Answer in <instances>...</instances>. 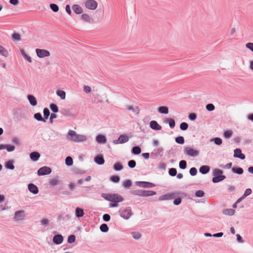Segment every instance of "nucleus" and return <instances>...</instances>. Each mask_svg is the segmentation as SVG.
<instances>
[{
	"label": "nucleus",
	"instance_id": "35",
	"mask_svg": "<svg viewBox=\"0 0 253 253\" xmlns=\"http://www.w3.org/2000/svg\"><path fill=\"white\" fill-rule=\"evenodd\" d=\"M130 192L133 195L143 197V190H131Z\"/></svg>",
	"mask_w": 253,
	"mask_h": 253
},
{
	"label": "nucleus",
	"instance_id": "56",
	"mask_svg": "<svg viewBox=\"0 0 253 253\" xmlns=\"http://www.w3.org/2000/svg\"><path fill=\"white\" fill-rule=\"evenodd\" d=\"M214 142L217 145H220L222 143V139L219 137H215L213 139Z\"/></svg>",
	"mask_w": 253,
	"mask_h": 253
},
{
	"label": "nucleus",
	"instance_id": "19",
	"mask_svg": "<svg viewBox=\"0 0 253 253\" xmlns=\"http://www.w3.org/2000/svg\"><path fill=\"white\" fill-rule=\"evenodd\" d=\"M81 18L84 22L88 23H91L93 21L92 18L90 17L88 14L86 13L83 14L81 16Z\"/></svg>",
	"mask_w": 253,
	"mask_h": 253
},
{
	"label": "nucleus",
	"instance_id": "1",
	"mask_svg": "<svg viewBox=\"0 0 253 253\" xmlns=\"http://www.w3.org/2000/svg\"><path fill=\"white\" fill-rule=\"evenodd\" d=\"M68 135L69 136V139L74 142H82L86 139V136L78 134L75 131L72 130H70L68 131Z\"/></svg>",
	"mask_w": 253,
	"mask_h": 253
},
{
	"label": "nucleus",
	"instance_id": "33",
	"mask_svg": "<svg viewBox=\"0 0 253 253\" xmlns=\"http://www.w3.org/2000/svg\"><path fill=\"white\" fill-rule=\"evenodd\" d=\"M235 210L232 209H225L223 211V213L225 215H233L235 213Z\"/></svg>",
	"mask_w": 253,
	"mask_h": 253
},
{
	"label": "nucleus",
	"instance_id": "39",
	"mask_svg": "<svg viewBox=\"0 0 253 253\" xmlns=\"http://www.w3.org/2000/svg\"><path fill=\"white\" fill-rule=\"evenodd\" d=\"M65 164L67 166H71L73 164V161L72 157L68 156L65 159Z\"/></svg>",
	"mask_w": 253,
	"mask_h": 253
},
{
	"label": "nucleus",
	"instance_id": "46",
	"mask_svg": "<svg viewBox=\"0 0 253 253\" xmlns=\"http://www.w3.org/2000/svg\"><path fill=\"white\" fill-rule=\"evenodd\" d=\"M169 174L171 176H174L177 174V170L175 168H170L169 170Z\"/></svg>",
	"mask_w": 253,
	"mask_h": 253
},
{
	"label": "nucleus",
	"instance_id": "10",
	"mask_svg": "<svg viewBox=\"0 0 253 253\" xmlns=\"http://www.w3.org/2000/svg\"><path fill=\"white\" fill-rule=\"evenodd\" d=\"M136 184L137 186L144 188H152L155 186V184L147 181H137Z\"/></svg>",
	"mask_w": 253,
	"mask_h": 253
},
{
	"label": "nucleus",
	"instance_id": "18",
	"mask_svg": "<svg viewBox=\"0 0 253 253\" xmlns=\"http://www.w3.org/2000/svg\"><path fill=\"white\" fill-rule=\"evenodd\" d=\"M41 155L38 152H33L30 154V159L34 162L38 161Z\"/></svg>",
	"mask_w": 253,
	"mask_h": 253
},
{
	"label": "nucleus",
	"instance_id": "57",
	"mask_svg": "<svg viewBox=\"0 0 253 253\" xmlns=\"http://www.w3.org/2000/svg\"><path fill=\"white\" fill-rule=\"evenodd\" d=\"M189 173L192 176H195L197 173V170L196 168L193 167L190 169Z\"/></svg>",
	"mask_w": 253,
	"mask_h": 253
},
{
	"label": "nucleus",
	"instance_id": "2",
	"mask_svg": "<svg viewBox=\"0 0 253 253\" xmlns=\"http://www.w3.org/2000/svg\"><path fill=\"white\" fill-rule=\"evenodd\" d=\"M223 171L218 169H215L213 170L212 174L214 177L212 179V181L213 183L219 182L226 178V176L222 175Z\"/></svg>",
	"mask_w": 253,
	"mask_h": 253
},
{
	"label": "nucleus",
	"instance_id": "25",
	"mask_svg": "<svg viewBox=\"0 0 253 253\" xmlns=\"http://www.w3.org/2000/svg\"><path fill=\"white\" fill-rule=\"evenodd\" d=\"M101 196L105 200H106L108 201H110V202H112V200L113 199V197L115 196H114V194H110V193H108V194L103 193V194H102Z\"/></svg>",
	"mask_w": 253,
	"mask_h": 253
},
{
	"label": "nucleus",
	"instance_id": "34",
	"mask_svg": "<svg viewBox=\"0 0 253 253\" xmlns=\"http://www.w3.org/2000/svg\"><path fill=\"white\" fill-rule=\"evenodd\" d=\"M113 169L115 171H120L123 169V167L120 163L117 162L114 165Z\"/></svg>",
	"mask_w": 253,
	"mask_h": 253
},
{
	"label": "nucleus",
	"instance_id": "30",
	"mask_svg": "<svg viewBox=\"0 0 253 253\" xmlns=\"http://www.w3.org/2000/svg\"><path fill=\"white\" fill-rule=\"evenodd\" d=\"M141 152V148L137 146L132 147L131 153L134 155H139Z\"/></svg>",
	"mask_w": 253,
	"mask_h": 253
},
{
	"label": "nucleus",
	"instance_id": "29",
	"mask_svg": "<svg viewBox=\"0 0 253 253\" xmlns=\"http://www.w3.org/2000/svg\"><path fill=\"white\" fill-rule=\"evenodd\" d=\"M158 112L161 114H167L169 113V109L166 106H161L158 108Z\"/></svg>",
	"mask_w": 253,
	"mask_h": 253
},
{
	"label": "nucleus",
	"instance_id": "11",
	"mask_svg": "<svg viewBox=\"0 0 253 253\" xmlns=\"http://www.w3.org/2000/svg\"><path fill=\"white\" fill-rule=\"evenodd\" d=\"M175 197V194L174 193H171L169 194H166L163 195L159 197V200L160 201L163 200H169L174 199Z\"/></svg>",
	"mask_w": 253,
	"mask_h": 253
},
{
	"label": "nucleus",
	"instance_id": "42",
	"mask_svg": "<svg viewBox=\"0 0 253 253\" xmlns=\"http://www.w3.org/2000/svg\"><path fill=\"white\" fill-rule=\"evenodd\" d=\"M132 185L131 181L129 179L126 180L123 182V186L125 188H128Z\"/></svg>",
	"mask_w": 253,
	"mask_h": 253
},
{
	"label": "nucleus",
	"instance_id": "21",
	"mask_svg": "<svg viewBox=\"0 0 253 253\" xmlns=\"http://www.w3.org/2000/svg\"><path fill=\"white\" fill-rule=\"evenodd\" d=\"M27 98L32 106H35L37 104V101L36 98L32 95H28Z\"/></svg>",
	"mask_w": 253,
	"mask_h": 253
},
{
	"label": "nucleus",
	"instance_id": "32",
	"mask_svg": "<svg viewBox=\"0 0 253 253\" xmlns=\"http://www.w3.org/2000/svg\"><path fill=\"white\" fill-rule=\"evenodd\" d=\"M0 54L5 57L8 56V52L7 50L1 45H0Z\"/></svg>",
	"mask_w": 253,
	"mask_h": 253
},
{
	"label": "nucleus",
	"instance_id": "59",
	"mask_svg": "<svg viewBox=\"0 0 253 253\" xmlns=\"http://www.w3.org/2000/svg\"><path fill=\"white\" fill-rule=\"evenodd\" d=\"M252 192V189L251 188H248L245 190L243 196L244 197L246 198L248 196L251 194Z\"/></svg>",
	"mask_w": 253,
	"mask_h": 253
},
{
	"label": "nucleus",
	"instance_id": "63",
	"mask_svg": "<svg viewBox=\"0 0 253 253\" xmlns=\"http://www.w3.org/2000/svg\"><path fill=\"white\" fill-rule=\"evenodd\" d=\"M188 118L191 121H195L197 118V115L195 113H191L189 115Z\"/></svg>",
	"mask_w": 253,
	"mask_h": 253
},
{
	"label": "nucleus",
	"instance_id": "8",
	"mask_svg": "<svg viewBox=\"0 0 253 253\" xmlns=\"http://www.w3.org/2000/svg\"><path fill=\"white\" fill-rule=\"evenodd\" d=\"M25 216L24 211L21 210L16 211L14 213L13 218L15 221H21L24 219Z\"/></svg>",
	"mask_w": 253,
	"mask_h": 253
},
{
	"label": "nucleus",
	"instance_id": "45",
	"mask_svg": "<svg viewBox=\"0 0 253 253\" xmlns=\"http://www.w3.org/2000/svg\"><path fill=\"white\" fill-rule=\"evenodd\" d=\"M179 168L181 169H184L186 168L187 167V163L185 160H181L180 161L179 164Z\"/></svg>",
	"mask_w": 253,
	"mask_h": 253
},
{
	"label": "nucleus",
	"instance_id": "48",
	"mask_svg": "<svg viewBox=\"0 0 253 253\" xmlns=\"http://www.w3.org/2000/svg\"><path fill=\"white\" fill-rule=\"evenodd\" d=\"M188 127V125L185 122L181 123L180 125V128L182 130H186Z\"/></svg>",
	"mask_w": 253,
	"mask_h": 253
},
{
	"label": "nucleus",
	"instance_id": "60",
	"mask_svg": "<svg viewBox=\"0 0 253 253\" xmlns=\"http://www.w3.org/2000/svg\"><path fill=\"white\" fill-rule=\"evenodd\" d=\"M181 201L182 199L180 197H178L174 200L173 204L176 206L179 205L181 203Z\"/></svg>",
	"mask_w": 253,
	"mask_h": 253
},
{
	"label": "nucleus",
	"instance_id": "28",
	"mask_svg": "<svg viewBox=\"0 0 253 253\" xmlns=\"http://www.w3.org/2000/svg\"><path fill=\"white\" fill-rule=\"evenodd\" d=\"M156 194V192L151 190H143V197H148L153 196Z\"/></svg>",
	"mask_w": 253,
	"mask_h": 253
},
{
	"label": "nucleus",
	"instance_id": "64",
	"mask_svg": "<svg viewBox=\"0 0 253 253\" xmlns=\"http://www.w3.org/2000/svg\"><path fill=\"white\" fill-rule=\"evenodd\" d=\"M246 47L253 52V43L248 42L246 44Z\"/></svg>",
	"mask_w": 253,
	"mask_h": 253
},
{
	"label": "nucleus",
	"instance_id": "62",
	"mask_svg": "<svg viewBox=\"0 0 253 253\" xmlns=\"http://www.w3.org/2000/svg\"><path fill=\"white\" fill-rule=\"evenodd\" d=\"M103 220L105 221V222H108L109 221H110V218H111V217H110V215L108 214H104L103 215Z\"/></svg>",
	"mask_w": 253,
	"mask_h": 253
},
{
	"label": "nucleus",
	"instance_id": "31",
	"mask_svg": "<svg viewBox=\"0 0 253 253\" xmlns=\"http://www.w3.org/2000/svg\"><path fill=\"white\" fill-rule=\"evenodd\" d=\"M14 161L13 160L8 161L5 164V167L7 169L13 170L14 169V166L13 165Z\"/></svg>",
	"mask_w": 253,
	"mask_h": 253
},
{
	"label": "nucleus",
	"instance_id": "50",
	"mask_svg": "<svg viewBox=\"0 0 253 253\" xmlns=\"http://www.w3.org/2000/svg\"><path fill=\"white\" fill-rule=\"evenodd\" d=\"M164 153V149L163 148L160 147L156 150V155L157 156H162Z\"/></svg>",
	"mask_w": 253,
	"mask_h": 253
},
{
	"label": "nucleus",
	"instance_id": "22",
	"mask_svg": "<svg viewBox=\"0 0 253 253\" xmlns=\"http://www.w3.org/2000/svg\"><path fill=\"white\" fill-rule=\"evenodd\" d=\"M210 170V167L208 166H202L200 167L199 171L203 174L208 173Z\"/></svg>",
	"mask_w": 253,
	"mask_h": 253
},
{
	"label": "nucleus",
	"instance_id": "27",
	"mask_svg": "<svg viewBox=\"0 0 253 253\" xmlns=\"http://www.w3.org/2000/svg\"><path fill=\"white\" fill-rule=\"evenodd\" d=\"M232 171L234 173L242 174L244 172V170L240 167H233L232 168Z\"/></svg>",
	"mask_w": 253,
	"mask_h": 253
},
{
	"label": "nucleus",
	"instance_id": "43",
	"mask_svg": "<svg viewBox=\"0 0 253 253\" xmlns=\"http://www.w3.org/2000/svg\"><path fill=\"white\" fill-rule=\"evenodd\" d=\"M49 107L53 113H57L59 111L58 106L55 104L51 103Z\"/></svg>",
	"mask_w": 253,
	"mask_h": 253
},
{
	"label": "nucleus",
	"instance_id": "37",
	"mask_svg": "<svg viewBox=\"0 0 253 253\" xmlns=\"http://www.w3.org/2000/svg\"><path fill=\"white\" fill-rule=\"evenodd\" d=\"M50 115V112L48 108H45L43 109V118L45 119V122L47 120Z\"/></svg>",
	"mask_w": 253,
	"mask_h": 253
},
{
	"label": "nucleus",
	"instance_id": "13",
	"mask_svg": "<svg viewBox=\"0 0 253 253\" xmlns=\"http://www.w3.org/2000/svg\"><path fill=\"white\" fill-rule=\"evenodd\" d=\"M28 189L32 193L37 194L39 193L38 187L33 183H30L28 185Z\"/></svg>",
	"mask_w": 253,
	"mask_h": 253
},
{
	"label": "nucleus",
	"instance_id": "47",
	"mask_svg": "<svg viewBox=\"0 0 253 253\" xmlns=\"http://www.w3.org/2000/svg\"><path fill=\"white\" fill-rule=\"evenodd\" d=\"M232 134V131L231 130H228L224 132L223 136L226 138H230Z\"/></svg>",
	"mask_w": 253,
	"mask_h": 253
},
{
	"label": "nucleus",
	"instance_id": "20",
	"mask_svg": "<svg viewBox=\"0 0 253 253\" xmlns=\"http://www.w3.org/2000/svg\"><path fill=\"white\" fill-rule=\"evenodd\" d=\"M96 140L98 143H105L106 142V138L104 135L98 134L96 137Z\"/></svg>",
	"mask_w": 253,
	"mask_h": 253
},
{
	"label": "nucleus",
	"instance_id": "53",
	"mask_svg": "<svg viewBox=\"0 0 253 253\" xmlns=\"http://www.w3.org/2000/svg\"><path fill=\"white\" fill-rule=\"evenodd\" d=\"M206 109L209 111H212L214 110L215 107L213 104L209 103L206 105Z\"/></svg>",
	"mask_w": 253,
	"mask_h": 253
},
{
	"label": "nucleus",
	"instance_id": "16",
	"mask_svg": "<svg viewBox=\"0 0 253 253\" xmlns=\"http://www.w3.org/2000/svg\"><path fill=\"white\" fill-rule=\"evenodd\" d=\"M63 241V237L61 234L55 235L53 238V242L57 245L60 244Z\"/></svg>",
	"mask_w": 253,
	"mask_h": 253
},
{
	"label": "nucleus",
	"instance_id": "44",
	"mask_svg": "<svg viewBox=\"0 0 253 253\" xmlns=\"http://www.w3.org/2000/svg\"><path fill=\"white\" fill-rule=\"evenodd\" d=\"M50 8L54 12H56L59 10V7L58 6L54 3H51L49 5Z\"/></svg>",
	"mask_w": 253,
	"mask_h": 253
},
{
	"label": "nucleus",
	"instance_id": "40",
	"mask_svg": "<svg viewBox=\"0 0 253 253\" xmlns=\"http://www.w3.org/2000/svg\"><path fill=\"white\" fill-rule=\"evenodd\" d=\"M100 230L102 232H107L109 230V228L106 224H102L100 226Z\"/></svg>",
	"mask_w": 253,
	"mask_h": 253
},
{
	"label": "nucleus",
	"instance_id": "61",
	"mask_svg": "<svg viewBox=\"0 0 253 253\" xmlns=\"http://www.w3.org/2000/svg\"><path fill=\"white\" fill-rule=\"evenodd\" d=\"M5 149L8 152H12L14 150L15 147L11 145H6Z\"/></svg>",
	"mask_w": 253,
	"mask_h": 253
},
{
	"label": "nucleus",
	"instance_id": "5",
	"mask_svg": "<svg viewBox=\"0 0 253 253\" xmlns=\"http://www.w3.org/2000/svg\"><path fill=\"white\" fill-rule=\"evenodd\" d=\"M85 7L90 10H95L98 5L95 0H86L84 2Z\"/></svg>",
	"mask_w": 253,
	"mask_h": 253
},
{
	"label": "nucleus",
	"instance_id": "3",
	"mask_svg": "<svg viewBox=\"0 0 253 253\" xmlns=\"http://www.w3.org/2000/svg\"><path fill=\"white\" fill-rule=\"evenodd\" d=\"M183 152L184 154L190 157H196L199 155V152L198 151L189 146L185 147L184 148Z\"/></svg>",
	"mask_w": 253,
	"mask_h": 253
},
{
	"label": "nucleus",
	"instance_id": "38",
	"mask_svg": "<svg viewBox=\"0 0 253 253\" xmlns=\"http://www.w3.org/2000/svg\"><path fill=\"white\" fill-rule=\"evenodd\" d=\"M57 95L58 96H60V97L62 99H64L65 98V97H66V93L63 90H58L57 91Z\"/></svg>",
	"mask_w": 253,
	"mask_h": 253
},
{
	"label": "nucleus",
	"instance_id": "41",
	"mask_svg": "<svg viewBox=\"0 0 253 253\" xmlns=\"http://www.w3.org/2000/svg\"><path fill=\"white\" fill-rule=\"evenodd\" d=\"M175 142L179 144H183L184 143V138L182 136H179L175 138Z\"/></svg>",
	"mask_w": 253,
	"mask_h": 253
},
{
	"label": "nucleus",
	"instance_id": "6",
	"mask_svg": "<svg viewBox=\"0 0 253 253\" xmlns=\"http://www.w3.org/2000/svg\"><path fill=\"white\" fill-rule=\"evenodd\" d=\"M52 171V170L50 168L44 166L41 168H40L38 171L37 174L39 176L47 175L50 174Z\"/></svg>",
	"mask_w": 253,
	"mask_h": 253
},
{
	"label": "nucleus",
	"instance_id": "52",
	"mask_svg": "<svg viewBox=\"0 0 253 253\" xmlns=\"http://www.w3.org/2000/svg\"><path fill=\"white\" fill-rule=\"evenodd\" d=\"M110 179L114 183H118L119 182L120 178L118 175H113L111 177Z\"/></svg>",
	"mask_w": 253,
	"mask_h": 253
},
{
	"label": "nucleus",
	"instance_id": "49",
	"mask_svg": "<svg viewBox=\"0 0 253 253\" xmlns=\"http://www.w3.org/2000/svg\"><path fill=\"white\" fill-rule=\"evenodd\" d=\"M195 195L197 197L201 198L204 196L205 193L203 190H199L195 192Z\"/></svg>",
	"mask_w": 253,
	"mask_h": 253
},
{
	"label": "nucleus",
	"instance_id": "7",
	"mask_svg": "<svg viewBox=\"0 0 253 253\" xmlns=\"http://www.w3.org/2000/svg\"><path fill=\"white\" fill-rule=\"evenodd\" d=\"M36 52L37 56L41 58L48 57L50 55L49 51L44 49L37 48L36 49Z\"/></svg>",
	"mask_w": 253,
	"mask_h": 253
},
{
	"label": "nucleus",
	"instance_id": "36",
	"mask_svg": "<svg viewBox=\"0 0 253 253\" xmlns=\"http://www.w3.org/2000/svg\"><path fill=\"white\" fill-rule=\"evenodd\" d=\"M34 118L38 121L45 122V119L42 117V114L40 113H36L34 115Z\"/></svg>",
	"mask_w": 253,
	"mask_h": 253
},
{
	"label": "nucleus",
	"instance_id": "51",
	"mask_svg": "<svg viewBox=\"0 0 253 253\" xmlns=\"http://www.w3.org/2000/svg\"><path fill=\"white\" fill-rule=\"evenodd\" d=\"M75 240L76 236L74 235H71L68 238V242L70 244L75 242Z\"/></svg>",
	"mask_w": 253,
	"mask_h": 253
},
{
	"label": "nucleus",
	"instance_id": "54",
	"mask_svg": "<svg viewBox=\"0 0 253 253\" xmlns=\"http://www.w3.org/2000/svg\"><path fill=\"white\" fill-rule=\"evenodd\" d=\"M128 166L130 168H134L136 166V162L133 160L129 161L128 162Z\"/></svg>",
	"mask_w": 253,
	"mask_h": 253
},
{
	"label": "nucleus",
	"instance_id": "4",
	"mask_svg": "<svg viewBox=\"0 0 253 253\" xmlns=\"http://www.w3.org/2000/svg\"><path fill=\"white\" fill-rule=\"evenodd\" d=\"M119 213L120 216L126 219H128L132 214L130 207H128L126 209H120Z\"/></svg>",
	"mask_w": 253,
	"mask_h": 253
},
{
	"label": "nucleus",
	"instance_id": "23",
	"mask_svg": "<svg viewBox=\"0 0 253 253\" xmlns=\"http://www.w3.org/2000/svg\"><path fill=\"white\" fill-rule=\"evenodd\" d=\"M114 196H115L113 197V199L112 200V202L119 203L124 201V198L119 194H114Z\"/></svg>",
	"mask_w": 253,
	"mask_h": 253
},
{
	"label": "nucleus",
	"instance_id": "12",
	"mask_svg": "<svg viewBox=\"0 0 253 253\" xmlns=\"http://www.w3.org/2000/svg\"><path fill=\"white\" fill-rule=\"evenodd\" d=\"M233 157L235 158H240L241 160H244L245 159V155L242 153V151L239 148H237L234 150Z\"/></svg>",
	"mask_w": 253,
	"mask_h": 253
},
{
	"label": "nucleus",
	"instance_id": "9",
	"mask_svg": "<svg viewBox=\"0 0 253 253\" xmlns=\"http://www.w3.org/2000/svg\"><path fill=\"white\" fill-rule=\"evenodd\" d=\"M129 138L127 135L122 134L119 136V138L117 140H114L113 142L115 144H117L119 143L123 144L127 142Z\"/></svg>",
	"mask_w": 253,
	"mask_h": 253
},
{
	"label": "nucleus",
	"instance_id": "17",
	"mask_svg": "<svg viewBox=\"0 0 253 253\" xmlns=\"http://www.w3.org/2000/svg\"><path fill=\"white\" fill-rule=\"evenodd\" d=\"M72 9L74 12L77 14H80L83 12V9L82 7L77 4H74L72 6Z\"/></svg>",
	"mask_w": 253,
	"mask_h": 253
},
{
	"label": "nucleus",
	"instance_id": "55",
	"mask_svg": "<svg viewBox=\"0 0 253 253\" xmlns=\"http://www.w3.org/2000/svg\"><path fill=\"white\" fill-rule=\"evenodd\" d=\"M133 238L135 239H139L141 237V234L139 232H133L131 233Z\"/></svg>",
	"mask_w": 253,
	"mask_h": 253
},
{
	"label": "nucleus",
	"instance_id": "58",
	"mask_svg": "<svg viewBox=\"0 0 253 253\" xmlns=\"http://www.w3.org/2000/svg\"><path fill=\"white\" fill-rule=\"evenodd\" d=\"M12 39L13 41H19L20 40V36L18 33H14L12 35Z\"/></svg>",
	"mask_w": 253,
	"mask_h": 253
},
{
	"label": "nucleus",
	"instance_id": "24",
	"mask_svg": "<svg viewBox=\"0 0 253 253\" xmlns=\"http://www.w3.org/2000/svg\"><path fill=\"white\" fill-rule=\"evenodd\" d=\"M84 210L80 208H77L75 211V215L76 217L80 218L84 216Z\"/></svg>",
	"mask_w": 253,
	"mask_h": 253
},
{
	"label": "nucleus",
	"instance_id": "15",
	"mask_svg": "<svg viewBox=\"0 0 253 253\" xmlns=\"http://www.w3.org/2000/svg\"><path fill=\"white\" fill-rule=\"evenodd\" d=\"M150 127L155 130H160L162 129V126L159 125L156 121H152L150 123Z\"/></svg>",
	"mask_w": 253,
	"mask_h": 253
},
{
	"label": "nucleus",
	"instance_id": "26",
	"mask_svg": "<svg viewBox=\"0 0 253 253\" xmlns=\"http://www.w3.org/2000/svg\"><path fill=\"white\" fill-rule=\"evenodd\" d=\"M165 122L169 123V127L173 128L175 126V122L174 119L171 118H167L165 120Z\"/></svg>",
	"mask_w": 253,
	"mask_h": 253
},
{
	"label": "nucleus",
	"instance_id": "14",
	"mask_svg": "<svg viewBox=\"0 0 253 253\" xmlns=\"http://www.w3.org/2000/svg\"><path fill=\"white\" fill-rule=\"evenodd\" d=\"M94 162L99 165H103L105 161L102 154H99L94 158Z\"/></svg>",
	"mask_w": 253,
	"mask_h": 253
}]
</instances>
